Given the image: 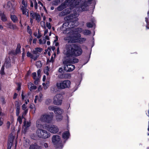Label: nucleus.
Wrapping results in <instances>:
<instances>
[{"mask_svg": "<svg viewBox=\"0 0 149 149\" xmlns=\"http://www.w3.org/2000/svg\"><path fill=\"white\" fill-rule=\"evenodd\" d=\"M80 29L78 31L74 30L72 29L64 30L63 33L64 34H66V35L64 38V40L70 43L76 42L82 43L86 40V39L84 38H80L81 36L79 33L81 32L82 31L81 29Z\"/></svg>", "mask_w": 149, "mask_h": 149, "instance_id": "obj_1", "label": "nucleus"}, {"mask_svg": "<svg viewBox=\"0 0 149 149\" xmlns=\"http://www.w3.org/2000/svg\"><path fill=\"white\" fill-rule=\"evenodd\" d=\"M82 52L81 46L74 44L66 45L63 51L64 54L68 57L72 56H79Z\"/></svg>", "mask_w": 149, "mask_h": 149, "instance_id": "obj_2", "label": "nucleus"}, {"mask_svg": "<svg viewBox=\"0 0 149 149\" xmlns=\"http://www.w3.org/2000/svg\"><path fill=\"white\" fill-rule=\"evenodd\" d=\"M73 0H66L64 3L58 6L57 8V9L59 11L62 10L69 5H70V8H67L61 13L59 14V15L64 16L70 13L71 10L73 9Z\"/></svg>", "mask_w": 149, "mask_h": 149, "instance_id": "obj_3", "label": "nucleus"}, {"mask_svg": "<svg viewBox=\"0 0 149 149\" xmlns=\"http://www.w3.org/2000/svg\"><path fill=\"white\" fill-rule=\"evenodd\" d=\"M78 59L76 58L73 57L66 59L63 62L64 65V70L67 72H71L75 69L74 65L70 64L74 63H78Z\"/></svg>", "mask_w": 149, "mask_h": 149, "instance_id": "obj_4", "label": "nucleus"}, {"mask_svg": "<svg viewBox=\"0 0 149 149\" xmlns=\"http://www.w3.org/2000/svg\"><path fill=\"white\" fill-rule=\"evenodd\" d=\"M87 4L88 2L84 0L80 1V2H76L74 4L73 3V9L74 8L73 11L80 12L87 10L89 9Z\"/></svg>", "mask_w": 149, "mask_h": 149, "instance_id": "obj_5", "label": "nucleus"}, {"mask_svg": "<svg viewBox=\"0 0 149 149\" xmlns=\"http://www.w3.org/2000/svg\"><path fill=\"white\" fill-rule=\"evenodd\" d=\"M53 118V113L52 112L50 114H44L41 116L40 118L38 119L42 122L51 123L52 122Z\"/></svg>", "mask_w": 149, "mask_h": 149, "instance_id": "obj_6", "label": "nucleus"}, {"mask_svg": "<svg viewBox=\"0 0 149 149\" xmlns=\"http://www.w3.org/2000/svg\"><path fill=\"white\" fill-rule=\"evenodd\" d=\"M70 85V81L69 80H66L57 83L56 84V86L58 89H63L69 87Z\"/></svg>", "mask_w": 149, "mask_h": 149, "instance_id": "obj_7", "label": "nucleus"}, {"mask_svg": "<svg viewBox=\"0 0 149 149\" xmlns=\"http://www.w3.org/2000/svg\"><path fill=\"white\" fill-rule=\"evenodd\" d=\"M78 15L79 14L77 13H75L73 15L71 14L65 17L64 19L66 21L74 22V24H75V26H76L77 25V21L78 19L77 17Z\"/></svg>", "mask_w": 149, "mask_h": 149, "instance_id": "obj_8", "label": "nucleus"}, {"mask_svg": "<svg viewBox=\"0 0 149 149\" xmlns=\"http://www.w3.org/2000/svg\"><path fill=\"white\" fill-rule=\"evenodd\" d=\"M27 1L24 0H22V5L20 6V9L22 11L23 14L28 16H29V10L27 8Z\"/></svg>", "mask_w": 149, "mask_h": 149, "instance_id": "obj_9", "label": "nucleus"}, {"mask_svg": "<svg viewBox=\"0 0 149 149\" xmlns=\"http://www.w3.org/2000/svg\"><path fill=\"white\" fill-rule=\"evenodd\" d=\"M36 134L38 137L43 138H47L50 136L49 134L46 131L42 129L37 130Z\"/></svg>", "mask_w": 149, "mask_h": 149, "instance_id": "obj_10", "label": "nucleus"}, {"mask_svg": "<svg viewBox=\"0 0 149 149\" xmlns=\"http://www.w3.org/2000/svg\"><path fill=\"white\" fill-rule=\"evenodd\" d=\"M63 97L61 94H58L54 97L53 103L56 105H60L62 103Z\"/></svg>", "mask_w": 149, "mask_h": 149, "instance_id": "obj_11", "label": "nucleus"}, {"mask_svg": "<svg viewBox=\"0 0 149 149\" xmlns=\"http://www.w3.org/2000/svg\"><path fill=\"white\" fill-rule=\"evenodd\" d=\"M46 127L47 129L51 133L55 134L58 131L59 129L58 127L55 125H47Z\"/></svg>", "mask_w": 149, "mask_h": 149, "instance_id": "obj_12", "label": "nucleus"}, {"mask_svg": "<svg viewBox=\"0 0 149 149\" xmlns=\"http://www.w3.org/2000/svg\"><path fill=\"white\" fill-rule=\"evenodd\" d=\"M30 17L33 19L35 18L38 22H39L41 20L40 15L36 13H35L33 11H31L30 13Z\"/></svg>", "mask_w": 149, "mask_h": 149, "instance_id": "obj_13", "label": "nucleus"}, {"mask_svg": "<svg viewBox=\"0 0 149 149\" xmlns=\"http://www.w3.org/2000/svg\"><path fill=\"white\" fill-rule=\"evenodd\" d=\"M61 141V138L60 136L57 135L53 136L52 138V142L54 145L58 143Z\"/></svg>", "mask_w": 149, "mask_h": 149, "instance_id": "obj_14", "label": "nucleus"}, {"mask_svg": "<svg viewBox=\"0 0 149 149\" xmlns=\"http://www.w3.org/2000/svg\"><path fill=\"white\" fill-rule=\"evenodd\" d=\"M69 23L68 22H66L64 23L63 24L62 27H61V29H62L63 31H63L64 30H65L67 29H74V30H77L78 31H79L80 30V28H79V29L78 28L77 29H74L72 28V27H73V26H72V27L70 28H69L68 27L66 28V27H68V26L69 25Z\"/></svg>", "mask_w": 149, "mask_h": 149, "instance_id": "obj_15", "label": "nucleus"}, {"mask_svg": "<svg viewBox=\"0 0 149 149\" xmlns=\"http://www.w3.org/2000/svg\"><path fill=\"white\" fill-rule=\"evenodd\" d=\"M15 2L13 1H9L7 4V8L10 9V11L13 12L14 11Z\"/></svg>", "mask_w": 149, "mask_h": 149, "instance_id": "obj_16", "label": "nucleus"}, {"mask_svg": "<svg viewBox=\"0 0 149 149\" xmlns=\"http://www.w3.org/2000/svg\"><path fill=\"white\" fill-rule=\"evenodd\" d=\"M6 26L13 30H17L18 29V28L16 25L13 24L9 22L6 23Z\"/></svg>", "mask_w": 149, "mask_h": 149, "instance_id": "obj_17", "label": "nucleus"}, {"mask_svg": "<svg viewBox=\"0 0 149 149\" xmlns=\"http://www.w3.org/2000/svg\"><path fill=\"white\" fill-rule=\"evenodd\" d=\"M43 123L40 120H38L36 122V127L38 130H41L43 128Z\"/></svg>", "mask_w": 149, "mask_h": 149, "instance_id": "obj_18", "label": "nucleus"}, {"mask_svg": "<svg viewBox=\"0 0 149 149\" xmlns=\"http://www.w3.org/2000/svg\"><path fill=\"white\" fill-rule=\"evenodd\" d=\"M70 135V134L69 132H65L62 134V137L64 139L66 140L69 138Z\"/></svg>", "mask_w": 149, "mask_h": 149, "instance_id": "obj_19", "label": "nucleus"}, {"mask_svg": "<svg viewBox=\"0 0 149 149\" xmlns=\"http://www.w3.org/2000/svg\"><path fill=\"white\" fill-rule=\"evenodd\" d=\"M42 49L40 48H36L35 49V50H33V55H38L39 56V52H41Z\"/></svg>", "mask_w": 149, "mask_h": 149, "instance_id": "obj_20", "label": "nucleus"}, {"mask_svg": "<svg viewBox=\"0 0 149 149\" xmlns=\"http://www.w3.org/2000/svg\"><path fill=\"white\" fill-rule=\"evenodd\" d=\"M29 149H41V147L35 143L30 146Z\"/></svg>", "mask_w": 149, "mask_h": 149, "instance_id": "obj_21", "label": "nucleus"}, {"mask_svg": "<svg viewBox=\"0 0 149 149\" xmlns=\"http://www.w3.org/2000/svg\"><path fill=\"white\" fill-rule=\"evenodd\" d=\"M55 112L57 115H61L63 113V111L59 108H56L55 110Z\"/></svg>", "mask_w": 149, "mask_h": 149, "instance_id": "obj_22", "label": "nucleus"}, {"mask_svg": "<svg viewBox=\"0 0 149 149\" xmlns=\"http://www.w3.org/2000/svg\"><path fill=\"white\" fill-rule=\"evenodd\" d=\"M21 48V45L19 44L17 45V47L15 50V53L16 54H19L20 53V49Z\"/></svg>", "mask_w": 149, "mask_h": 149, "instance_id": "obj_23", "label": "nucleus"}, {"mask_svg": "<svg viewBox=\"0 0 149 149\" xmlns=\"http://www.w3.org/2000/svg\"><path fill=\"white\" fill-rule=\"evenodd\" d=\"M10 60L9 58H7L6 59V61L4 64V65L6 66V68H8L10 67L11 65L10 63Z\"/></svg>", "mask_w": 149, "mask_h": 149, "instance_id": "obj_24", "label": "nucleus"}, {"mask_svg": "<svg viewBox=\"0 0 149 149\" xmlns=\"http://www.w3.org/2000/svg\"><path fill=\"white\" fill-rule=\"evenodd\" d=\"M46 40L44 37H42L39 40V43L40 45H42L45 43Z\"/></svg>", "mask_w": 149, "mask_h": 149, "instance_id": "obj_25", "label": "nucleus"}, {"mask_svg": "<svg viewBox=\"0 0 149 149\" xmlns=\"http://www.w3.org/2000/svg\"><path fill=\"white\" fill-rule=\"evenodd\" d=\"M11 18L14 22H16L17 20V17L14 15H11Z\"/></svg>", "mask_w": 149, "mask_h": 149, "instance_id": "obj_26", "label": "nucleus"}, {"mask_svg": "<svg viewBox=\"0 0 149 149\" xmlns=\"http://www.w3.org/2000/svg\"><path fill=\"white\" fill-rule=\"evenodd\" d=\"M38 6L39 7V8L40 10L41 9V8L42 7H43V8L45 9V10H46V9L45 8V7L43 6V4L40 1H39L38 2Z\"/></svg>", "mask_w": 149, "mask_h": 149, "instance_id": "obj_27", "label": "nucleus"}, {"mask_svg": "<svg viewBox=\"0 0 149 149\" xmlns=\"http://www.w3.org/2000/svg\"><path fill=\"white\" fill-rule=\"evenodd\" d=\"M49 68L48 67V66H47L44 69V72L47 75H48L49 74V73L48 71L49 70Z\"/></svg>", "mask_w": 149, "mask_h": 149, "instance_id": "obj_28", "label": "nucleus"}, {"mask_svg": "<svg viewBox=\"0 0 149 149\" xmlns=\"http://www.w3.org/2000/svg\"><path fill=\"white\" fill-rule=\"evenodd\" d=\"M56 119L58 121H59L62 120V117L61 115H57L56 116Z\"/></svg>", "mask_w": 149, "mask_h": 149, "instance_id": "obj_29", "label": "nucleus"}, {"mask_svg": "<svg viewBox=\"0 0 149 149\" xmlns=\"http://www.w3.org/2000/svg\"><path fill=\"white\" fill-rule=\"evenodd\" d=\"M91 33V31L88 30H86L83 32V33L84 35H88L90 34Z\"/></svg>", "mask_w": 149, "mask_h": 149, "instance_id": "obj_30", "label": "nucleus"}, {"mask_svg": "<svg viewBox=\"0 0 149 149\" xmlns=\"http://www.w3.org/2000/svg\"><path fill=\"white\" fill-rule=\"evenodd\" d=\"M31 123L30 122H25L24 123V126L26 127H29L31 125Z\"/></svg>", "mask_w": 149, "mask_h": 149, "instance_id": "obj_31", "label": "nucleus"}, {"mask_svg": "<svg viewBox=\"0 0 149 149\" xmlns=\"http://www.w3.org/2000/svg\"><path fill=\"white\" fill-rule=\"evenodd\" d=\"M40 25L42 27H43L44 29H46V27L44 21H42L41 22Z\"/></svg>", "mask_w": 149, "mask_h": 149, "instance_id": "obj_32", "label": "nucleus"}, {"mask_svg": "<svg viewBox=\"0 0 149 149\" xmlns=\"http://www.w3.org/2000/svg\"><path fill=\"white\" fill-rule=\"evenodd\" d=\"M36 65L38 68H40L42 66V63L40 61H38L36 63Z\"/></svg>", "mask_w": 149, "mask_h": 149, "instance_id": "obj_33", "label": "nucleus"}, {"mask_svg": "<svg viewBox=\"0 0 149 149\" xmlns=\"http://www.w3.org/2000/svg\"><path fill=\"white\" fill-rule=\"evenodd\" d=\"M42 85L43 86V87L45 89H46L49 86V83H47L46 84L45 83H43Z\"/></svg>", "mask_w": 149, "mask_h": 149, "instance_id": "obj_34", "label": "nucleus"}, {"mask_svg": "<svg viewBox=\"0 0 149 149\" xmlns=\"http://www.w3.org/2000/svg\"><path fill=\"white\" fill-rule=\"evenodd\" d=\"M29 85L31 86V87H30L31 90L36 89V87L32 84H30Z\"/></svg>", "mask_w": 149, "mask_h": 149, "instance_id": "obj_35", "label": "nucleus"}, {"mask_svg": "<svg viewBox=\"0 0 149 149\" xmlns=\"http://www.w3.org/2000/svg\"><path fill=\"white\" fill-rule=\"evenodd\" d=\"M1 20L4 22L6 21L7 20L6 17L5 15L4 14H2L1 16Z\"/></svg>", "mask_w": 149, "mask_h": 149, "instance_id": "obj_36", "label": "nucleus"}, {"mask_svg": "<svg viewBox=\"0 0 149 149\" xmlns=\"http://www.w3.org/2000/svg\"><path fill=\"white\" fill-rule=\"evenodd\" d=\"M48 109L50 111H54L55 110L56 108L55 107L53 106H50L48 107Z\"/></svg>", "mask_w": 149, "mask_h": 149, "instance_id": "obj_37", "label": "nucleus"}, {"mask_svg": "<svg viewBox=\"0 0 149 149\" xmlns=\"http://www.w3.org/2000/svg\"><path fill=\"white\" fill-rule=\"evenodd\" d=\"M94 25V23L92 22H88L87 23V26L88 27H92Z\"/></svg>", "mask_w": 149, "mask_h": 149, "instance_id": "obj_38", "label": "nucleus"}, {"mask_svg": "<svg viewBox=\"0 0 149 149\" xmlns=\"http://www.w3.org/2000/svg\"><path fill=\"white\" fill-rule=\"evenodd\" d=\"M33 1L34 3V7L35 9H37L38 8V3L36 2V0H33Z\"/></svg>", "mask_w": 149, "mask_h": 149, "instance_id": "obj_39", "label": "nucleus"}, {"mask_svg": "<svg viewBox=\"0 0 149 149\" xmlns=\"http://www.w3.org/2000/svg\"><path fill=\"white\" fill-rule=\"evenodd\" d=\"M11 141L10 142V143H9L8 144V148L10 149L11 148V147L12 145V142L13 140V139L12 138H11Z\"/></svg>", "mask_w": 149, "mask_h": 149, "instance_id": "obj_40", "label": "nucleus"}, {"mask_svg": "<svg viewBox=\"0 0 149 149\" xmlns=\"http://www.w3.org/2000/svg\"><path fill=\"white\" fill-rule=\"evenodd\" d=\"M46 27H47L48 29H50L51 28L52 26L50 23L47 22Z\"/></svg>", "mask_w": 149, "mask_h": 149, "instance_id": "obj_41", "label": "nucleus"}, {"mask_svg": "<svg viewBox=\"0 0 149 149\" xmlns=\"http://www.w3.org/2000/svg\"><path fill=\"white\" fill-rule=\"evenodd\" d=\"M20 108L19 107H17L16 110V115L17 116H18L19 113Z\"/></svg>", "mask_w": 149, "mask_h": 149, "instance_id": "obj_42", "label": "nucleus"}, {"mask_svg": "<svg viewBox=\"0 0 149 149\" xmlns=\"http://www.w3.org/2000/svg\"><path fill=\"white\" fill-rule=\"evenodd\" d=\"M17 121L19 122L20 124L22 123V118L20 116H19L17 118Z\"/></svg>", "mask_w": 149, "mask_h": 149, "instance_id": "obj_43", "label": "nucleus"}, {"mask_svg": "<svg viewBox=\"0 0 149 149\" xmlns=\"http://www.w3.org/2000/svg\"><path fill=\"white\" fill-rule=\"evenodd\" d=\"M23 51L22 54V59L23 60L24 56H25V49L24 48L22 49Z\"/></svg>", "mask_w": 149, "mask_h": 149, "instance_id": "obj_44", "label": "nucleus"}, {"mask_svg": "<svg viewBox=\"0 0 149 149\" xmlns=\"http://www.w3.org/2000/svg\"><path fill=\"white\" fill-rule=\"evenodd\" d=\"M27 30L28 33L31 35L32 34V32L31 29H29V26H27Z\"/></svg>", "mask_w": 149, "mask_h": 149, "instance_id": "obj_45", "label": "nucleus"}, {"mask_svg": "<svg viewBox=\"0 0 149 149\" xmlns=\"http://www.w3.org/2000/svg\"><path fill=\"white\" fill-rule=\"evenodd\" d=\"M32 76L34 79H37L36 77V72H33L32 73Z\"/></svg>", "mask_w": 149, "mask_h": 149, "instance_id": "obj_46", "label": "nucleus"}, {"mask_svg": "<svg viewBox=\"0 0 149 149\" xmlns=\"http://www.w3.org/2000/svg\"><path fill=\"white\" fill-rule=\"evenodd\" d=\"M33 55L31 54L29 52H28L26 54V56L27 57H30L31 58L32 57V56Z\"/></svg>", "mask_w": 149, "mask_h": 149, "instance_id": "obj_47", "label": "nucleus"}, {"mask_svg": "<svg viewBox=\"0 0 149 149\" xmlns=\"http://www.w3.org/2000/svg\"><path fill=\"white\" fill-rule=\"evenodd\" d=\"M39 56H38V55H37L36 56L33 55L32 57L31 58L33 59L34 61H35L37 59V58Z\"/></svg>", "mask_w": 149, "mask_h": 149, "instance_id": "obj_48", "label": "nucleus"}, {"mask_svg": "<svg viewBox=\"0 0 149 149\" xmlns=\"http://www.w3.org/2000/svg\"><path fill=\"white\" fill-rule=\"evenodd\" d=\"M53 62V58L52 57V58L51 59V60H49L47 61V64H48L49 62H50V63L52 62V63Z\"/></svg>", "mask_w": 149, "mask_h": 149, "instance_id": "obj_49", "label": "nucleus"}, {"mask_svg": "<svg viewBox=\"0 0 149 149\" xmlns=\"http://www.w3.org/2000/svg\"><path fill=\"white\" fill-rule=\"evenodd\" d=\"M39 97H40V99H38V101L39 102H41L42 100V94H40L39 95V96H38Z\"/></svg>", "mask_w": 149, "mask_h": 149, "instance_id": "obj_50", "label": "nucleus"}, {"mask_svg": "<svg viewBox=\"0 0 149 149\" xmlns=\"http://www.w3.org/2000/svg\"><path fill=\"white\" fill-rule=\"evenodd\" d=\"M33 39L31 35H30L29 37V41L30 42L31 44Z\"/></svg>", "mask_w": 149, "mask_h": 149, "instance_id": "obj_51", "label": "nucleus"}, {"mask_svg": "<svg viewBox=\"0 0 149 149\" xmlns=\"http://www.w3.org/2000/svg\"><path fill=\"white\" fill-rule=\"evenodd\" d=\"M45 30L44 31V36L47 35V33L48 32V30L47 29H45Z\"/></svg>", "mask_w": 149, "mask_h": 149, "instance_id": "obj_52", "label": "nucleus"}, {"mask_svg": "<svg viewBox=\"0 0 149 149\" xmlns=\"http://www.w3.org/2000/svg\"><path fill=\"white\" fill-rule=\"evenodd\" d=\"M58 71L59 72L62 73L63 72V69L61 68H59L58 70Z\"/></svg>", "mask_w": 149, "mask_h": 149, "instance_id": "obj_53", "label": "nucleus"}, {"mask_svg": "<svg viewBox=\"0 0 149 149\" xmlns=\"http://www.w3.org/2000/svg\"><path fill=\"white\" fill-rule=\"evenodd\" d=\"M42 36L41 35L40 33L39 32L38 33V34L37 35V38H40Z\"/></svg>", "mask_w": 149, "mask_h": 149, "instance_id": "obj_54", "label": "nucleus"}, {"mask_svg": "<svg viewBox=\"0 0 149 149\" xmlns=\"http://www.w3.org/2000/svg\"><path fill=\"white\" fill-rule=\"evenodd\" d=\"M26 105L25 104H24L22 106V109L24 110L26 109Z\"/></svg>", "mask_w": 149, "mask_h": 149, "instance_id": "obj_55", "label": "nucleus"}, {"mask_svg": "<svg viewBox=\"0 0 149 149\" xmlns=\"http://www.w3.org/2000/svg\"><path fill=\"white\" fill-rule=\"evenodd\" d=\"M38 77H40V74L41 73V71L40 70H39L38 71Z\"/></svg>", "mask_w": 149, "mask_h": 149, "instance_id": "obj_56", "label": "nucleus"}, {"mask_svg": "<svg viewBox=\"0 0 149 149\" xmlns=\"http://www.w3.org/2000/svg\"><path fill=\"white\" fill-rule=\"evenodd\" d=\"M10 125V123L9 121H8L7 123V126L8 128H9Z\"/></svg>", "mask_w": 149, "mask_h": 149, "instance_id": "obj_57", "label": "nucleus"}, {"mask_svg": "<svg viewBox=\"0 0 149 149\" xmlns=\"http://www.w3.org/2000/svg\"><path fill=\"white\" fill-rule=\"evenodd\" d=\"M43 146L45 148H47L48 147V146L47 143H45L43 144Z\"/></svg>", "mask_w": 149, "mask_h": 149, "instance_id": "obj_58", "label": "nucleus"}, {"mask_svg": "<svg viewBox=\"0 0 149 149\" xmlns=\"http://www.w3.org/2000/svg\"><path fill=\"white\" fill-rule=\"evenodd\" d=\"M35 80L34 81V83L35 84H37L38 83V79H35Z\"/></svg>", "mask_w": 149, "mask_h": 149, "instance_id": "obj_59", "label": "nucleus"}, {"mask_svg": "<svg viewBox=\"0 0 149 149\" xmlns=\"http://www.w3.org/2000/svg\"><path fill=\"white\" fill-rule=\"evenodd\" d=\"M38 95H36L35 96V98L34 100V102L35 103H36V100H37V98H38Z\"/></svg>", "mask_w": 149, "mask_h": 149, "instance_id": "obj_60", "label": "nucleus"}, {"mask_svg": "<svg viewBox=\"0 0 149 149\" xmlns=\"http://www.w3.org/2000/svg\"><path fill=\"white\" fill-rule=\"evenodd\" d=\"M17 94H16V93H15L14 94V95L13 96V99H15L17 97Z\"/></svg>", "mask_w": 149, "mask_h": 149, "instance_id": "obj_61", "label": "nucleus"}, {"mask_svg": "<svg viewBox=\"0 0 149 149\" xmlns=\"http://www.w3.org/2000/svg\"><path fill=\"white\" fill-rule=\"evenodd\" d=\"M45 36V40L46 39L47 40H49V37L47 36L46 35V36Z\"/></svg>", "mask_w": 149, "mask_h": 149, "instance_id": "obj_62", "label": "nucleus"}, {"mask_svg": "<svg viewBox=\"0 0 149 149\" xmlns=\"http://www.w3.org/2000/svg\"><path fill=\"white\" fill-rule=\"evenodd\" d=\"M46 78V76L45 75L43 76V77L42 78V81H45Z\"/></svg>", "mask_w": 149, "mask_h": 149, "instance_id": "obj_63", "label": "nucleus"}, {"mask_svg": "<svg viewBox=\"0 0 149 149\" xmlns=\"http://www.w3.org/2000/svg\"><path fill=\"white\" fill-rule=\"evenodd\" d=\"M36 41H37L36 39V38L34 39H33V43L35 44L36 43Z\"/></svg>", "mask_w": 149, "mask_h": 149, "instance_id": "obj_64", "label": "nucleus"}]
</instances>
